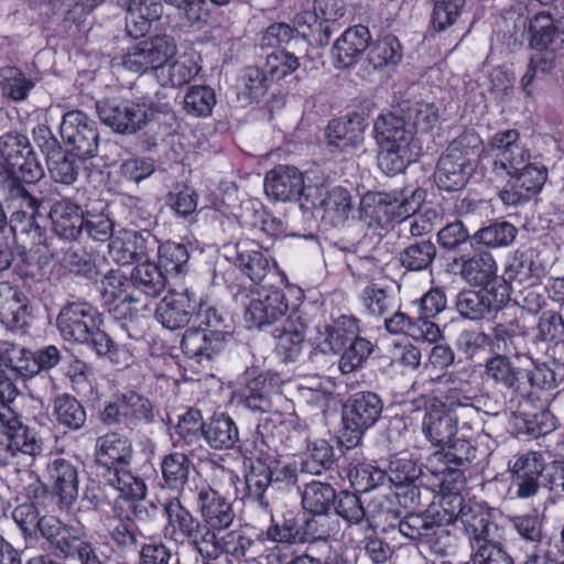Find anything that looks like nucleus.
<instances>
[{"label": "nucleus", "instance_id": "nucleus-55", "mask_svg": "<svg viewBox=\"0 0 564 564\" xmlns=\"http://www.w3.org/2000/svg\"><path fill=\"white\" fill-rule=\"evenodd\" d=\"M34 86L33 82L14 66L0 68V91L14 101L24 100Z\"/></svg>", "mask_w": 564, "mask_h": 564}, {"label": "nucleus", "instance_id": "nucleus-36", "mask_svg": "<svg viewBox=\"0 0 564 564\" xmlns=\"http://www.w3.org/2000/svg\"><path fill=\"white\" fill-rule=\"evenodd\" d=\"M273 337L276 340L275 350L284 361H294L304 345V325L291 318L275 326Z\"/></svg>", "mask_w": 564, "mask_h": 564}, {"label": "nucleus", "instance_id": "nucleus-6", "mask_svg": "<svg viewBox=\"0 0 564 564\" xmlns=\"http://www.w3.org/2000/svg\"><path fill=\"white\" fill-rule=\"evenodd\" d=\"M20 174L25 183H34L43 170L26 137L7 133L0 138V174Z\"/></svg>", "mask_w": 564, "mask_h": 564}, {"label": "nucleus", "instance_id": "nucleus-21", "mask_svg": "<svg viewBox=\"0 0 564 564\" xmlns=\"http://www.w3.org/2000/svg\"><path fill=\"white\" fill-rule=\"evenodd\" d=\"M202 523L218 530L228 529L236 517L231 502L210 486L202 487L196 498Z\"/></svg>", "mask_w": 564, "mask_h": 564}, {"label": "nucleus", "instance_id": "nucleus-50", "mask_svg": "<svg viewBox=\"0 0 564 564\" xmlns=\"http://www.w3.org/2000/svg\"><path fill=\"white\" fill-rule=\"evenodd\" d=\"M436 257V247L431 240L409 245L399 253V262L408 271L429 269Z\"/></svg>", "mask_w": 564, "mask_h": 564}, {"label": "nucleus", "instance_id": "nucleus-12", "mask_svg": "<svg viewBox=\"0 0 564 564\" xmlns=\"http://www.w3.org/2000/svg\"><path fill=\"white\" fill-rule=\"evenodd\" d=\"M200 300L189 290H170L158 304V321L167 329L175 330L189 324L192 318L200 315Z\"/></svg>", "mask_w": 564, "mask_h": 564}, {"label": "nucleus", "instance_id": "nucleus-60", "mask_svg": "<svg viewBox=\"0 0 564 564\" xmlns=\"http://www.w3.org/2000/svg\"><path fill=\"white\" fill-rule=\"evenodd\" d=\"M6 174V177L0 184V191L6 196V199L12 203L19 202L20 207L37 210L41 206V202L34 197L21 182V180H23L22 176L20 174Z\"/></svg>", "mask_w": 564, "mask_h": 564}, {"label": "nucleus", "instance_id": "nucleus-14", "mask_svg": "<svg viewBox=\"0 0 564 564\" xmlns=\"http://www.w3.org/2000/svg\"><path fill=\"white\" fill-rule=\"evenodd\" d=\"M229 335L225 329L188 328L181 347L185 356L204 366L226 348Z\"/></svg>", "mask_w": 564, "mask_h": 564}, {"label": "nucleus", "instance_id": "nucleus-43", "mask_svg": "<svg viewBox=\"0 0 564 564\" xmlns=\"http://www.w3.org/2000/svg\"><path fill=\"white\" fill-rule=\"evenodd\" d=\"M302 506L311 513H328L337 500L336 489L328 482L313 480L304 485Z\"/></svg>", "mask_w": 564, "mask_h": 564}, {"label": "nucleus", "instance_id": "nucleus-46", "mask_svg": "<svg viewBox=\"0 0 564 564\" xmlns=\"http://www.w3.org/2000/svg\"><path fill=\"white\" fill-rule=\"evenodd\" d=\"M35 361V381L40 382V389L28 387L32 398H41L42 393H46L52 384L53 378L48 375V370L54 368L61 361V351L54 345L45 346L33 352Z\"/></svg>", "mask_w": 564, "mask_h": 564}, {"label": "nucleus", "instance_id": "nucleus-52", "mask_svg": "<svg viewBox=\"0 0 564 564\" xmlns=\"http://www.w3.org/2000/svg\"><path fill=\"white\" fill-rule=\"evenodd\" d=\"M265 536L269 541L279 544L305 543L302 525L294 517H283L281 519L272 517L271 524L265 530Z\"/></svg>", "mask_w": 564, "mask_h": 564}, {"label": "nucleus", "instance_id": "nucleus-49", "mask_svg": "<svg viewBox=\"0 0 564 564\" xmlns=\"http://www.w3.org/2000/svg\"><path fill=\"white\" fill-rule=\"evenodd\" d=\"M368 48L367 61L373 69L394 66L402 57L401 44L394 35H386L369 44Z\"/></svg>", "mask_w": 564, "mask_h": 564}, {"label": "nucleus", "instance_id": "nucleus-4", "mask_svg": "<svg viewBox=\"0 0 564 564\" xmlns=\"http://www.w3.org/2000/svg\"><path fill=\"white\" fill-rule=\"evenodd\" d=\"M106 484L120 492L112 506L116 519L132 524L150 516L148 507L142 502L147 495V486L142 478L129 470H110L106 475Z\"/></svg>", "mask_w": 564, "mask_h": 564}, {"label": "nucleus", "instance_id": "nucleus-5", "mask_svg": "<svg viewBox=\"0 0 564 564\" xmlns=\"http://www.w3.org/2000/svg\"><path fill=\"white\" fill-rule=\"evenodd\" d=\"M176 54L174 40L167 35L145 39L128 50L122 65L126 69L144 74L155 72L158 77L165 75V64Z\"/></svg>", "mask_w": 564, "mask_h": 564}, {"label": "nucleus", "instance_id": "nucleus-18", "mask_svg": "<svg viewBox=\"0 0 564 564\" xmlns=\"http://www.w3.org/2000/svg\"><path fill=\"white\" fill-rule=\"evenodd\" d=\"M132 444L128 436L109 432L97 437L95 443V462L105 468L102 478L111 470H127L120 465H128L132 458Z\"/></svg>", "mask_w": 564, "mask_h": 564}, {"label": "nucleus", "instance_id": "nucleus-24", "mask_svg": "<svg viewBox=\"0 0 564 564\" xmlns=\"http://www.w3.org/2000/svg\"><path fill=\"white\" fill-rule=\"evenodd\" d=\"M53 492L61 508L69 509L78 498V469L66 458H55L47 465Z\"/></svg>", "mask_w": 564, "mask_h": 564}, {"label": "nucleus", "instance_id": "nucleus-22", "mask_svg": "<svg viewBox=\"0 0 564 564\" xmlns=\"http://www.w3.org/2000/svg\"><path fill=\"white\" fill-rule=\"evenodd\" d=\"M380 147L413 150L414 132L399 109L381 115L375 122Z\"/></svg>", "mask_w": 564, "mask_h": 564}, {"label": "nucleus", "instance_id": "nucleus-11", "mask_svg": "<svg viewBox=\"0 0 564 564\" xmlns=\"http://www.w3.org/2000/svg\"><path fill=\"white\" fill-rule=\"evenodd\" d=\"M508 175L510 177L499 196L505 205L516 206L528 202L541 191L547 171L541 163L531 161L520 166V170H510Z\"/></svg>", "mask_w": 564, "mask_h": 564}, {"label": "nucleus", "instance_id": "nucleus-56", "mask_svg": "<svg viewBox=\"0 0 564 564\" xmlns=\"http://www.w3.org/2000/svg\"><path fill=\"white\" fill-rule=\"evenodd\" d=\"M218 529L200 523L188 542L198 554L208 561L221 556V536H218Z\"/></svg>", "mask_w": 564, "mask_h": 564}, {"label": "nucleus", "instance_id": "nucleus-37", "mask_svg": "<svg viewBox=\"0 0 564 564\" xmlns=\"http://www.w3.org/2000/svg\"><path fill=\"white\" fill-rule=\"evenodd\" d=\"M273 379L274 375L270 372L252 377L243 390V405L253 412L270 413L273 410Z\"/></svg>", "mask_w": 564, "mask_h": 564}, {"label": "nucleus", "instance_id": "nucleus-59", "mask_svg": "<svg viewBox=\"0 0 564 564\" xmlns=\"http://www.w3.org/2000/svg\"><path fill=\"white\" fill-rule=\"evenodd\" d=\"M438 210L431 206L422 207L417 214L405 217L399 221L401 231H408L412 237H420L430 234L440 223Z\"/></svg>", "mask_w": 564, "mask_h": 564}, {"label": "nucleus", "instance_id": "nucleus-19", "mask_svg": "<svg viewBox=\"0 0 564 564\" xmlns=\"http://www.w3.org/2000/svg\"><path fill=\"white\" fill-rule=\"evenodd\" d=\"M356 333V319L351 316L340 315L330 322L317 324L313 341L322 352L338 354L355 338Z\"/></svg>", "mask_w": 564, "mask_h": 564}, {"label": "nucleus", "instance_id": "nucleus-44", "mask_svg": "<svg viewBox=\"0 0 564 564\" xmlns=\"http://www.w3.org/2000/svg\"><path fill=\"white\" fill-rule=\"evenodd\" d=\"M521 373V370L514 368L506 355L489 358L485 365L487 379L512 392L522 390Z\"/></svg>", "mask_w": 564, "mask_h": 564}, {"label": "nucleus", "instance_id": "nucleus-62", "mask_svg": "<svg viewBox=\"0 0 564 564\" xmlns=\"http://www.w3.org/2000/svg\"><path fill=\"white\" fill-rule=\"evenodd\" d=\"M159 267L169 273L181 274L188 262V251L182 243L165 242L158 247Z\"/></svg>", "mask_w": 564, "mask_h": 564}, {"label": "nucleus", "instance_id": "nucleus-30", "mask_svg": "<svg viewBox=\"0 0 564 564\" xmlns=\"http://www.w3.org/2000/svg\"><path fill=\"white\" fill-rule=\"evenodd\" d=\"M156 241L148 231H124L122 238H117L109 245L110 253L116 261L128 264L134 260H141L148 256L150 249H154Z\"/></svg>", "mask_w": 564, "mask_h": 564}, {"label": "nucleus", "instance_id": "nucleus-7", "mask_svg": "<svg viewBox=\"0 0 564 564\" xmlns=\"http://www.w3.org/2000/svg\"><path fill=\"white\" fill-rule=\"evenodd\" d=\"M296 479L294 467L280 464L271 466L261 459L253 462L246 475L249 497L257 500L263 509L269 508V496L273 491L294 485Z\"/></svg>", "mask_w": 564, "mask_h": 564}, {"label": "nucleus", "instance_id": "nucleus-45", "mask_svg": "<svg viewBox=\"0 0 564 564\" xmlns=\"http://www.w3.org/2000/svg\"><path fill=\"white\" fill-rule=\"evenodd\" d=\"M130 283L147 296L155 297L166 288V278L159 265L144 261L132 269Z\"/></svg>", "mask_w": 564, "mask_h": 564}, {"label": "nucleus", "instance_id": "nucleus-9", "mask_svg": "<svg viewBox=\"0 0 564 564\" xmlns=\"http://www.w3.org/2000/svg\"><path fill=\"white\" fill-rule=\"evenodd\" d=\"M61 135L79 160H89L97 155L99 147L97 122L85 112L79 110L66 112L61 123Z\"/></svg>", "mask_w": 564, "mask_h": 564}, {"label": "nucleus", "instance_id": "nucleus-10", "mask_svg": "<svg viewBox=\"0 0 564 564\" xmlns=\"http://www.w3.org/2000/svg\"><path fill=\"white\" fill-rule=\"evenodd\" d=\"M321 189L305 185L303 174L294 166L278 165L267 173L264 192L274 200L290 202L303 198L306 203Z\"/></svg>", "mask_w": 564, "mask_h": 564}, {"label": "nucleus", "instance_id": "nucleus-31", "mask_svg": "<svg viewBox=\"0 0 564 564\" xmlns=\"http://www.w3.org/2000/svg\"><path fill=\"white\" fill-rule=\"evenodd\" d=\"M0 365L7 368V372L30 381V387L34 388L35 381V361L33 351L9 341H0Z\"/></svg>", "mask_w": 564, "mask_h": 564}, {"label": "nucleus", "instance_id": "nucleus-54", "mask_svg": "<svg viewBox=\"0 0 564 564\" xmlns=\"http://www.w3.org/2000/svg\"><path fill=\"white\" fill-rule=\"evenodd\" d=\"M399 532L410 540H423L435 535L442 530L441 524L431 516L410 513L399 521Z\"/></svg>", "mask_w": 564, "mask_h": 564}, {"label": "nucleus", "instance_id": "nucleus-23", "mask_svg": "<svg viewBox=\"0 0 564 564\" xmlns=\"http://www.w3.org/2000/svg\"><path fill=\"white\" fill-rule=\"evenodd\" d=\"M39 132L43 138L48 135L45 145L48 150L46 163L51 177L62 184L74 183L85 160H79L75 152H63L46 127L40 128Z\"/></svg>", "mask_w": 564, "mask_h": 564}, {"label": "nucleus", "instance_id": "nucleus-20", "mask_svg": "<svg viewBox=\"0 0 564 564\" xmlns=\"http://www.w3.org/2000/svg\"><path fill=\"white\" fill-rule=\"evenodd\" d=\"M285 296L280 290L259 293L250 300L245 311V321L249 327L262 328L279 322L286 313Z\"/></svg>", "mask_w": 564, "mask_h": 564}, {"label": "nucleus", "instance_id": "nucleus-51", "mask_svg": "<svg viewBox=\"0 0 564 564\" xmlns=\"http://www.w3.org/2000/svg\"><path fill=\"white\" fill-rule=\"evenodd\" d=\"M511 525L524 542L527 551H540L545 539L543 521L539 516L522 514L510 519Z\"/></svg>", "mask_w": 564, "mask_h": 564}, {"label": "nucleus", "instance_id": "nucleus-34", "mask_svg": "<svg viewBox=\"0 0 564 564\" xmlns=\"http://www.w3.org/2000/svg\"><path fill=\"white\" fill-rule=\"evenodd\" d=\"M328 144L341 151L359 147L364 140V124L359 117L332 120L325 131Z\"/></svg>", "mask_w": 564, "mask_h": 564}, {"label": "nucleus", "instance_id": "nucleus-3", "mask_svg": "<svg viewBox=\"0 0 564 564\" xmlns=\"http://www.w3.org/2000/svg\"><path fill=\"white\" fill-rule=\"evenodd\" d=\"M481 139L474 130L455 138L437 160L434 182L440 189L456 192L464 188L475 170Z\"/></svg>", "mask_w": 564, "mask_h": 564}, {"label": "nucleus", "instance_id": "nucleus-33", "mask_svg": "<svg viewBox=\"0 0 564 564\" xmlns=\"http://www.w3.org/2000/svg\"><path fill=\"white\" fill-rule=\"evenodd\" d=\"M321 189L311 198L307 204L311 207H319L333 221H344L351 209V197L349 192L340 186L327 189L324 185H315Z\"/></svg>", "mask_w": 564, "mask_h": 564}, {"label": "nucleus", "instance_id": "nucleus-2", "mask_svg": "<svg viewBox=\"0 0 564 564\" xmlns=\"http://www.w3.org/2000/svg\"><path fill=\"white\" fill-rule=\"evenodd\" d=\"M100 323L99 313L87 302L66 303L56 318V326L65 340L89 345L98 356L119 362L118 346L100 329Z\"/></svg>", "mask_w": 564, "mask_h": 564}, {"label": "nucleus", "instance_id": "nucleus-57", "mask_svg": "<svg viewBox=\"0 0 564 564\" xmlns=\"http://www.w3.org/2000/svg\"><path fill=\"white\" fill-rule=\"evenodd\" d=\"M52 258L56 259L62 267L70 272L93 279L97 274V269L91 257L82 249L68 248L52 253Z\"/></svg>", "mask_w": 564, "mask_h": 564}, {"label": "nucleus", "instance_id": "nucleus-28", "mask_svg": "<svg viewBox=\"0 0 564 564\" xmlns=\"http://www.w3.org/2000/svg\"><path fill=\"white\" fill-rule=\"evenodd\" d=\"M532 50H562L564 46V18L553 20L549 13L540 12L529 26Z\"/></svg>", "mask_w": 564, "mask_h": 564}, {"label": "nucleus", "instance_id": "nucleus-32", "mask_svg": "<svg viewBox=\"0 0 564 564\" xmlns=\"http://www.w3.org/2000/svg\"><path fill=\"white\" fill-rule=\"evenodd\" d=\"M167 519L165 531L174 540H189L202 521L182 505L178 498H170L163 505Z\"/></svg>", "mask_w": 564, "mask_h": 564}, {"label": "nucleus", "instance_id": "nucleus-64", "mask_svg": "<svg viewBox=\"0 0 564 564\" xmlns=\"http://www.w3.org/2000/svg\"><path fill=\"white\" fill-rule=\"evenodd\" d=\"M349 343V347L343 351L339 360V369L343 373H351L361 367L372 350L371 343L365 338L355 336Z\"/></svg>", "mask_w": 564, "mask_h": 564}, {"label": "nucleus", "instance_id": "nucleus-26", "mask_svg": "<svg viewBox=\"0 0 564 564\" xmlns=\"http://www.w3.org/2000/svg\"><path fill=\"white\" fill-rule=\"evenodd\" d=\"M456 431V416H453L451 408L438 402L426 409L422 420V432L432 445L448 444Z\"/></svg>", "mask_w": 564, "mask_h": 564}, {"label": "nucleus", "instance_id": "nucleus-27", "mask_svg": "<svg viewBox=\"0 0 564 564\" xmlns=\"http://www.w3.org/2000/svg\"><path fill=\"white\" fill-rule=\"evenodd\" d=\"M459 522L469 538L471 550L497 538L498 527L491 521L490 512L478 503H469Z\"/></svg>", "mask_w": 564, "mask_h": 564}, {"label": "nucleus", "instance_id": "nucleus-17", "mask_svg": "<svg viewBox=\"0 0 564 564\" xmlns=\"http://www.w3.org/2000/svg\"><path fill=\"white\" fill-rule=\"evenodd\" d=\"M506 301L507 295H498L492 289H465L457 294L455 307L463 318L480 321L501 311Z\"/></svg>", "mask_w": 564, "mask_h": 564}, {"label": "nucleus", "instance_id": "nucleus-8", "mask_svg": "<svg viewBox=\"0 0 564 564\" xmlns=\"http://www.w3.org/2000/svg\"><path fill=\"white\" fill-rule=\"evenodd\" d=\"M383 404L373 392H358L351 395L343 408L345 430L350 432L346 440L348 448L359 444L364 433L372 427L380 419Z\"/></svg>", "mask_w": 564, "mask_h": 564}, {"label": "nucleus", "instance_id": "nucleus-15", "mask_svg": "<svg viewBox=\"0 0 564 564\" xmlns=\"http://www.w3.org/2000/svg\"><path fill=\"white\" fill-rule=\"evenodd\" d=\"M453 265L459 276L470 286L492 289L498 282V265L494 256L484 250L454 258Z\"/></svg>", "mask_w": 564, "mask_h": 564}, {"label": "nucleus", "instance_id": "nucleus-47", "mask_svg": "<svg viewBox=\"0 0 564 564\" xmlns=\"http://www.w3.org/2000/svg\"><path fill=\"white\" fill-rule=\"evenodd\" d=\"M518 235V229L509 221H492L488 226L478 229L471 241L489 249L510 246Z\"/></svg>", "mask_w": 564, "mask_h": 564}, {"label": "nucleus", "instance_id": "nucleus-41", "mask_svg": "<svg viewBox=\"0 0 564 564\" xmlns=\"http://www.w3.org/2000/svg\"><path fill=\"white\" fill-rule=\"evenodd\" d=\"M235 264L253 282L262 281L269 271V261L252 241L238 242Z\"/></svg>", "mask_w": 564, "mask_h": 564}, {"label": "nucleus", "instance_id": "nucleus-39", "mask_svg": "<svg viewBox=\"0 0 564 564\" xmlns=\"http://www.w3.org/2000/svg\"><path fill=\"white\" fill-rule=\"evenodd\" d=\"M82 531V529L63 523L53 516L42 517L36 529V532H40L61 557Z\"/></svg>", "mask_w": 564, "mask_h": 564}, {"label": "nucleus", "instance_id": "nucleus-25", "mask_svg": "<svg viewBox=\"0 0 564 564\" xmlns=\"http://www.w3.org/2000/svg\"><path fill=\"white\" fill-rule=\"evenodd\" d=\"M48 215L54 232L62 239L76 240L84 231L86 212L69 198L55 200Z\"/></svg>", "mask_w": 564, "mask_h": 564}, {"label": "nucleus", "instance_id": "nucleus-61", "mask_svg": "<svg viewBox=\"0 0 564 564\" xmlns=\"http://www.w3.org/2000/svg\"><path fill=\"white\" fill-rule=\"evenodd\" d=\"M351 486L361 492H367L383 485L387 473L371 464H359L348 473Z\"/></svg>", "mask_w": 564, "mask_h": 564}, {"label": "nucleus", "instance_id": "nucleus-29", "mask_svg": "<svg viewBox=\"0 0 564 564\" xmlns=\"http://www.w3.org/2000/svg\"><path fill=\"white\" fill-rule=\"evenodd\" d=\"M370 32L364 25L348 28L338 37L333 47V56L337 68H347L351 66L357 58L369 46Z\"/></svg>", "mask_w": 564, "mask_h": 564}, {"label": "nucleus", "instance_id": "nucleus-35", "mask_svg": "<svg viewBox=\"0 0 564 564\" xmlns=\"http://www.w3.org/2000/svg\"><path fill=\"white\" fill-rule=\"evenodd\" d=\"M204 438L214 449H231L239 441L236 422L226 413L213 415L204 426Z\"/></svg>", "mask_w": 564, "mask_h": 564}, {"label": "nucleus", "instance_id": "nucleus-48", "mask_svg": "<svg viewBox=\"0 0 564 564\" xmlns=\"http://www.w3.org/2000/svg\"><path fill=\"white\" fill-rule=\"evenodd\" d=\"M335 465V455L333 446L325 440L313 442L307 447L306 456L301 464L303 473L321 476L329 471Z\"/></svg>", "mask_w": 564, "mask_h": 564}, {"label": "nucleus", "instance_id": "nucleus-1", "mask_svg": "<svg viewBox=\"0 0 564 564\" xmlns=\"http://www.w3.org/2000/svg\"><path fill=\"white\" fill-rule=\"evenodd\" d=\"M18 393L10 373L0 369V464H9L19 454L36 457L44 449L42 440L10 406Z\"/></svg>", "mask_w": 564, "mask_h": 564}, {"label": "nucleus", "instance_id": "nucleus-38", "mask_svg": "<svg viewBox=\"0 0 564 564\" xmlns=\"http://www.w3.org/2000/svg\"><path fill=\"white\" fill-rule=\"evenodd\" d=\"M160 468L163 486L173 491L182 492L195 466L186 454L173 452L162 458Z\"/></svg>", "mask_w": 564, "mask_h": 564}, {"label": "nucleus", "instance_id": "nucleus-42", "mask_svg": "<svg viewBox=\"0 0 564 564\" xmlns=\"http://www.w3.org/2000/svg\"><path fill=\"white\" fill-rule=\"evenodd\" d=\"M394 214L393 203L382 194H368L360 200L359 219L369 228H383Z\"/></svg>", "mask_w": 564, "mask_h": 564}, {"label": "nucleus", "instance_id": "nucleus-58", "mask_svg": "<svg viewBox=\"0 0 564 564\" xmlns=\"http://www.w3.org/2000/svg\"><path fill=\"white\" fill-rule=\"evenodd\" d=\"M216 105V95L209 86H192L184 96V109L194 117H207Z\"/></svg>", "mask_w": 564, "mask_h": 564}, {"label": "nucleus", "instance_id": "nucleus-63", "mask_svg": "<svg viewBox=\"0 0 564 564\" xmlns=\"http://www.w3.org/2000/svg\"><path fill=\"white\" fill-rule=\"evenodd\" d=\"M200 70V66L191 57L182 56L173 63L165 64L166 79L164 85L181 87L188 84Z\"/></svg>", "mask_w": 564, "mask_h": 564}, {"label": "nucleus", "instance_id": "nucleus-40", "mask_svg": "<svg viewBox=\"0 0 564 564\" xmlns=\"http://www.w3.org/2000/svg\"><path fill=\"white\" fill-rule=\"evenodd\" d=\"M53 416L59 426L73 432L82 430L87 421L85 406L68 393L59 394L54 399Z\"/></svg>", "mask_w": 564, "mask_h": 564}, {"label": "nucleus", "instance_id": "nucleus-16", "mask_svg": "<svg viewBox=\"0 0 564 564\" xmlns=\"http://www.w3.org/2000/svg\"><path fill=\"white\" fill-rule=\"evenodd\" d=\"M544 467L545 463L541 453L528 452L516 457L509 469L511 484L516 488L518 498L529 499L538 495Z\"/></svg>", "mask_w": 564, "mask_h": 564}, {"label": "nucleus", "instance_id": "nucleus-13", "mask_svg": "<svg viewBox=\"0 0 564 564\" xmlns=\"http://www.w3.org/2000/svg\"><path fill=\"white\" fill-rule=\"evenodd\" d=\"M97 112L100 120L118 133H135L149 121L145 106L132 101L97 104Z\"/></svg>", "mask_w": 564, "mask_h": 564}, {"label": "nucleus", "instance_id": "nucleus-53", "mask_svg": "<svg viewBox=\"0 0 564 564\" xmlns=\"http://www.w3.org/2000/svg\"><path fill=\"white\" fill-rule=\"evenodd\" d=\"M413 132H429L438 121V109L431 102H415L399 108Z\"/></svg>", "mask_w": 564, "mask_h": 564}]
</instances>
